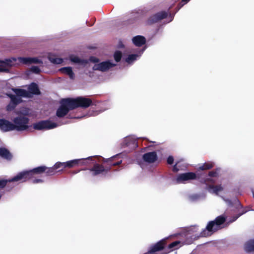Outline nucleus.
<instances>
[{
  "mask_svg": "<svg viewBox=\"0 0 254 254\" xmlns=\"http://www.w3.org/2000/svg\"><path fill=\"white\" fill-rule=\"evenodd\" d=\"M92 158L88 160V164H91L93 165L90 170L93 172V176H97L101 174H107L111 169L112 167L120 165L122 160H120L117 162H114L113 160L119 157L117 155L109 159H105L101 156H93Z\"/></svg>",
  "mask_w": 254,
  "mask_h": 254,
  "instance_id": "obj_1",
  "label": "nucleus"
},
{
  "mask_svg": "<svg viewBox=\"0 0 254 254\" xmlns=\"http://www.w3.org/2000/svg\"><path fill=\"white\" fill-rule=\"evenodd\" d=\"M197 179L202 184H207L209 182H212V180L205 176L202 177L201 175L199 174H196L193 172H187L179 174L176 178L177 183L178 184L184 183L185 182Z\"/></svg>",
  "mask_w": 254,
  "mask_h": 254,
  "instance_id": "obj_2",
  "label": "nucleus"
},
{
  "mask_svg": "<svg viewBox=\"0 0 254 254\" xmlns=\"http://www.w3.org/2000/svg\"><path fill=\"white\" fill-rule=\"evenodd\" d=\"M46 169L45 166H41L29 171H25L19 173L16 176L14 177L13 180L21 181L24 182L32 178L35 174L40 175L45 173Z\"/></svg>",
  "mask_w": 254,
  "mask_h": 254,
  "instance_id": "obj_3",
  "label": "nucleus"
},
{
  "mask_svg": "<svg viewBox=\"0 0 254 254\" xmlns=\"http://www.w3.org/2000/svg\"><path fill=\"white\" fill-rule=\"evenodd\" d=\"M225 221L226 218L224 216L220 215L217 217L214 220L208 223L206 228L201 232L200 236L206 237L210 236L209 232L217 231L218 226L223 224Z\"/></svg>",
  "mask_w": 254,
  "mask_h": 254,
  "instance_id": "obj_4",
  "label": "nucleus"
},
{
  "mask_svg": "<svg viewBox=\"0 0 254 254\" xmlns=\"http://www.w3.org/2000/svg\"><path fill=\"white\" fill-rule=\"evenodd\" d=\"M92 158V157H88L86 158L74 159L65 162H58L56 166H58V167H60L61 169L59 171H62L65 168H71L75 166L86 165L88 160Z\"/></svg>",
  "mask_w": 254,
  "mask_h": 254,
  "instance_id": "obj_5",
  "label": "nucleus"
},
{
  "mask_svg": "<svg viewBox=\"0 0 254 254\" xmlns=\"http://www.w3.org/2000/svg\"><path fill=\"white\" fill-rule=\"evenodd\" d=\"M69 100L73 110L79 107L86 109L93 105L91 99L82 96L76 98H69Z\"/></svg>",
  "mask_w": 254,
  "mask_h": 254,
  "instance_id": "obj_6",
  "label": "nucleus"
},
{
  "mask_svg": "<svg viewBox=\"0 0 254 254\" xmlns=\"http://www.w3.org/2000/svg\"><path fill=\"white\" fill-rule=\"evenodd\" d=\"M61 106L57 109L56 115L59 118H63L66 116L70 110H73L71 105L69 98L62 99Z\"/></svg>",
  "mask_w": 254,
  "mask_h": 254,
  "instance_id": "obj_7",
  "label": "nucleus"
},
{
  "mask_svg": "<svg viewBox=\"0 0 254 254\" xmlns=\"http://www.w3.org/2000/svg\"><path fill=\"white\" fill-rule=\"evenodd\" d=\"M14 130L17 131H23L27 129L29 126V119L24 116H20L13 119Z\"/></svg>",
  "mask_w": 254,
  "mask_h": 254,
  "instance_id": "obj_8",
  "label": "nucleus"
},
{
  "mask_svg": "<svg viewBox=\"0 0 254 254\" xmlns=\"http://www.w3.org/2000/svg\"><path fill=\"white\" fill-rule=\"evenodd\" d=\"M57 126L56 123H52L49 120L41 121L33 125V128L38 130L51 129L56 127Z\"/></svg>",
  "mask_w": 254,
  "mask_h": 254,
  "instance_id": "obj_9",
  "label": "nucleus"
},
{
  "mask_svg": "<svg viewBox=\"0 0 254 254\" xmlns=\"http://www.w3.org/2000/svg\"><path fill=\"white\" fill-rule=\"evenodd\" d=\"M170 8L171 7L169 8L168 11L170 10ZM169 13V11H161L158 12L150 16L146 21V24L147 25H150L157 23L158 21L166 18L167 17Z\"/></svg>",
  "mask_w": 254,
  "mask_h": 254,
  "instance_id": "obj_10",
  "label": "nucleus"
},
{
  "mask_svg": "<svg viewBox=\"0 0 254 254\" xmlns=\"http://www.w3.org/2000/svg\"><path fill=\"white\" fill-rule=\"evenodd\" d=\"M7 96L10 99L9 103L6 106V110L7 111H13L19 104L22 102V100L20 97H17L15 95L12 94H7Z\"/></svg>",
  "mask_w": 254,
  "mask_h": 254,
  "instance_id": "obj_11",
  "label": "nucleus"
},
{
  "mask_svg": "<svg viewBox=\"0 0 254 254\" xmlns=\"http://www.w3.org/2000/svg\"><path fill=\"white\" fill-rule=\"evenodd\" d=\"M115 65V64H112L109 61H105L98 64H95L93 67V69L105 72Z\"/></svg>",
  "mask_w": 254,
  "mask_h": 254,
  "instance_id": "obj_12",
  "label": "nucleus"
},
{
  "mask_svg": "<svg viewBox=\"0 0 254 254\" xmlns=\"http://www.w3.org/2000/svg\"><path fill=\"white\" fill-rule=\"evenodd\" d=\"M14 124L4 119H0V129L4 132L14 130Z\"/></svg>",
  "mask_w": 254,
  "mask_h": 254,
  "instance_id": "obj_13",
  "label": "nucleus"
},
{
  "mask_svg": "<svg viewBox=\"0 0 254 254\" xmlns=\"http://www.w3.org/2000/svg\"><path fill=\"white\" fill-rule=\"evenodd\" d=\"M166 240H162L152 246L150 250L144 254H155L154 253L164 249L166 245Z\"/></svg>",
  "mask_w": 254,
  "mask_h": 254,
  "instance_id": "obj_14",
  "label": "nucleus"
},
{
  "mask_svg": "<svg viewBox=\"0 0 254 254\" xmlns=\"http://www.w3.org/2000/svg\"><path fill=\"white\" fill-rule=\"evenodd\" d=\"M18 60L20 63L26 65L32 64H42V61L37 58L19 57Z\"/></svg>",
  "mask_w": 254,
  "mask_h": 254,
  "instance_id": "obj_15",
  "label": "nucleus"
},
{
  "mask_svg": "<svg viewBox=\"0 0 254 254\" xmlns=\"http://www.w3.org/2000/svg\"><path fill=\"white\" fill-rule=\"evenodd\" d=\"M158 158L157 153L155 151L147 152L142 156L143 160L149 163H153L157 161Z\"/></svg>",
  "mask_w": 254,
  "mask_h": 254,
  "instance_id": "obj_16",
  "label": "nucleus"
},
{
  "mask_svg": "<svg viewBox=\"0 0 254 254\" xmlns=\"http://www.w3.org/2000/svg\"><path fill=\"white\" fill-rule=\"evenodd\" d=\"M28 93H29L28 98H31L33 95H39L41 94L38 85L32 82L28 86Z\"/></svg>",
  "mask_w": 254,
  "mask_h": 254,
  "instance_id": "obj_17",
  "label": "nucleus"
},
{
  "mask_svg": "<svg viewBox=\"0 0 254 254\" xmlns=\"http://www.w3.org/2000/svg\"><path fill=\"white\" fill-rule=\"evenodd\" d=\"M58 162L56 163L54 166L52 167H47L46 166L45 173L47 176H52L60 171L59 170L61 169V168L56 166Z\"/></svg>",
  "mask_w": 254,
  "mask_h": 254,
  "instance_id": "obj_18",
  "label": "nucleus"
},
{
  "mask_svg": "<svg viewBox=\"0 0 254 254\" xmlns=\"http://www.w3.org/2000/svg\"><path fill=\"white\" fill-rule=\"evenodd\" d=\"M132 42L135 46L141 47L145 44L146 39L143 36L138 35L132 38Z\"/></svg>",
  "mask_w": 254,
  "mask_h": 254,
  "instance_id": "obj_19",
  "label": "nucleus"
},
{
  "mask_svg": "<svg viewBox=\"0 0 254 254\" xmlns=\"http://www.w3.org/2000/svg\"><path fill=\"white\" fill-rule=\"evenodd\" d=\"M11 90L15 93L16 96L17 97H27L28 98L29 93L28 91L23 89L13 88Z\"/></svg>",
  "mask_w": 254,
  "mask_h": 254,
  "instance_id": "obj_20",
  "label": "nucleus"
},
{
  "mask_svg": "<svg viewBox=\"0 0 254 254\" xmlns=\"http://www.w3.org/2000/svg\"><path fill=\"white\" fill-rule=\"evenodd\" d=\"M0 156L7 160H10L12 157L9 151L4 147H0Z\"/></svg>",
  "mask_w": 254,
  "mask_h": 254,
  "instance_id": "obj_21",
  "label": "nucleus"
},
{
  "mask_svg": "<svg viewBox=\"0 0 254 254\" xmlns=\"http://www.w3.org/2000/svg\"><path fill=\"white\" fill-rule=\"evenodd\" d=\"M244 249L246 252H254V239L247 241L244 245Z\"/></svg>",
  "mask_w": 254,
  "mask_h": 254,
  "instance_id": "obj_22",
  "label": "nucleus"
},
{
  "mask_svg": "<svg viewBox=\"0 0 254 254\" xmlns=\"http://www.w3.org/2000/svg\"><path fill=\"white\" fill-rule=\"evenodd\" d=\"M60 70L62 72L68 75L70 79H73L74 78L75 75L71 67L68 66L63 67L61 68Z\"/></svg>",
  "mask_w": 254,
  "mask_h": 254,
  "instance_id": "obj_23",
  "label": "nucleus"
},
{
  "mask_svg": "<svg viewBox=\"0 0 254 254\" xmlns=\"http://www.w3.org/2000/svg\"><path fill=\"white\" fill-rule=\"evenodd\" d=\"M214 166V163L212 162H207L200 165L198 167V171L207 170L212 169Z\"/></svg>",
  "mask_w": 254,
  "mask_h": 254,
  "instance_id": "obj_24",
  "label": "nucleus"
},
{
  "mask_svg": "<svg viewBox=\"0 0 254 254\" xmlns=\"http://www.w3.org/2000/svg\"><path fill=\"white\" fill-rule=\"evenodd\" d=\"M208 189L212 190L213 192L216 194H218L219 191L223 190V187L220 185L216 186L210 185L208 186Z\"/></svg>",
  "mask_w": 254,
  "mask_h": 254,
  "instance_id": "obj_25",
  "label": "nucleus"
},
{
  "mask_svg": "<svg viewBox=\"0 0 254 254\" xmlns=\"http://www.w3.org/2000/svg\"><path fill=\"white\" fill-rule=\"evenodd\" d=\"M48 59L51 63L55 64H60L63 62L62 59L56 58L53 55H49L48 56Z\"/></svg>",
  "mask_w": 254,
  "mask_h": 254,
  "instance_id": "obj_26",
  "label": "nucleus"
},
{
  "mask_svg": "<svg viewBox=\"0 0 254 254\" xmlns=\"http://www.w3.org/2000/svg\"><path fill=\"white\" fill-rule=\"evenodd\" d=\"M13 179H14V177L12 178L11 179L0 180V189L4 188L5 187H6L8 185V183H10L11 182L18 181L13 180Z\"/></svg>",
  "mask_w": 254,
  "mask_h": 254,
  "instance_id": "obj_27",
  "label": "nucleus"
},
{
  "mask_svg": "<svg viewBox=\"0 0 254 254\" xmlns=\"http://www.w3.org/2000/svg\"><path fill=\"white\" fill-rule=\"evenodd\" d=\"M179 244V241H175L169 244V245L167 247L168 250L167 253H169L170 252L172 251L173 250V249L176 246H177Z\"/></svg>",
  "mask_w": 254,
  "mask_h": 254,
  "instance_id": "obj_28",
  "label": "nucleus"
},
{
  "mask_svg": "<svg viewBox=\"0 0 254 254\" xmlns=\"http://www.w3.org/2000/svg\"><path fill=\"white\" fill-rule=\"evenodd\" d=\"M220 170V168H216L214 169L211 171H209L208 175L210 177H217L218 176Z\"/></svg>",
  "mask_w": 254,
  "mask_h": 254,
  "instance_id": "obj_29",
  "label": "nucleus"
},
{
  "mask_svg": "<svg viewBox=\"0 0 254 254\" xmlns=\"http://www.w3.org/2000/svg\"><path fill=\"white\" fill-rule=\"evenodd\" d=\"M122 57V53L121 51H117L115 52L114 54V58L116 62H119L121 60Z\"/></svg>",
  "mask_w": 254,
  "mask_h": 254,
  "instance_id": "obj_30",
  "label": "nucleus"
},
{
  "mask_svg": "<svg viewBox=\"0 0 254 254\" xmlns=\"http://www.w3.org/2000/svg\"><path fill=\"white\" fill-rule=\"evenodd\" d=\"M16 60L15 58H12V59H5L3 61L4 64L7 67L11 66L13 65V62H16Z\"/></svg>",
  "mask_w": 254,
  "mask_h": 254,
  "instance_id": "obj_31",
  "label": "nucleus"
},
{
  "mask_svg": "<svg viewBox=\"0 0 254 254\" xmlns=\"http://www.w3.org/2000/svg\"><path fill=\"white\" fill-rule=\"evenodd\" d=\"M0 71L8 72L9 69L4 63L3 61H0Z\"/></svg>",
  "mask_w": 254,
  "mask_h": 254,
  "instance_id": "obj_32",
  "label": "nucleus"
},
{
  "mask_svg": "<svg viewBox=\"0 0 254 254\" xmlns=\"http://www.w3.org/2000/svg\"><path fill=\"white\" fill-rule=\"evenodd\" d=\"M30 71L35 74H39L41 72L40 68L37 66H32L30 68Z\"/></svg>",
  "mask_w": 254,
  "mask_h": 254,
  "instance_id": "obj_33",
  "label": "nucleus"
},
{
  "mask_svg": "<svg viewBox=\"0 0 254 254\" xmlns=\"http://www.w3.org/2000/svg\"><path fill=\"white\" fill-rule=\"evenodd\" d=\"M137 55L135 54L129 55L128 57L126 59V61L129 63L136 59Z\"/></svg>",
  "mask_w": 254,
  "mask_h": 254,
  "instance_id": "obj_34",
  "label": "nucleus"
},
{
  "mask_svg": "<svg viewBox=\"0 0 254 254\" xmlns=\"http://www.w3.org/2000/svg\"><path fill=\"white\" fill-rule=\"evenodd\" d=\"M70 60L71 62H72L74 63L79 64V63H82V60L80 59H79L78 57H76V56L71 57Z\"/></svg>",
  "mask_w": 254,
  "mask_h": 254,
  "instance_id": "obj_35",
  "label": "nucleus"
},
{
  "mask_svg": "<svg viewBox=\"0 0 254 254\" xmlns=\"http://www.w3.org/2000/svg\"><path fill=\"white\" fill-rule=\"evenodd\" d=\"M184 2H182V1L181 0L180 2H179L177 6L175 8V13L178 12L184 5H185Z\"/></svg>",
  "mask_w": 254,
  "mask_h": 254,
  "instance_id": "obj_36",
  "label": "nucleus"
},
{
  "mask_svg": "<svg viewBox=\"0 0 254 254\" xmlns=\"http://www.w3.org/2000/svg\"><path fill=\"white\" fill-rule=\"evenodd\" d=\"M248 211V210H246L245 209H243L242 212L239 213L238 214H237L236 216H234V220L233 221H235L237 220L240 216L242 215L245 214Z\"/></svg>",
  "mask_w": 254,
  "mask_h": 254,
  "instance_id": "obj_37",
  "label": "nucleus"
},
{
  "mask_svg": "<svg viewBox=\"0 0 254 254\" xmlns=\"http://www.w3.org/2000/svg\"><path fill=\"white\" fill-rule=\"evenodd\" d=\"M89 60L91 62H92V63H98L99 62V59L95 57H93V56H91L89 58Z\"/></svg>",
  "mask_w": 254,
  "mask_h": 254,
  "instance_id": "obj_38",
  "label": "nucleus"
},
{
  "mask_svg": "<svg viewBox=\"0 0 254 254\" xmlns=\"http://www.w3.org/2000/svg\"><path fill=\"white\" fill-rule=\"evenodd\" d=\"M167 163L169 165L173 164L174 162V158L172 156H169L167 160Z\"/></svg>",
  "mask_w": 254,
  "mask_h": 254,
  "instance_id": "obj_39",
  "label": "nucleus"
},
{
  "mask_svg": "<svg viewBox=\"0 0 254 254\" xmlns=\"http://www.w3.org/2000/svg\"><path fill=\"white\" fill-rule=\"evenodd\" d=\"M43 180L42 179H34V180H32L33 184H37V183H43Z\"/></svg>",
  "mask_w": 254,
  "mask_h": 254,
  "instance_id": "obj_40",
  "label": "nucleus"
},
{
  "mask_svg": "<svg viewBox=\"0 0 254 254\" xmlns=\"http://www.w3.org/2000/svg\"><path fill=\"white\" fill-rule=\"evenodd\" d=\"M172 170L174 172H177L179 170L177 167V163H176V164L173 166Z\"/></svg>",
  "mask_w": 254,
  "mask_h": 254,
  "instance_id": "obj_41",
  "label": "nucleus"
},
{
  "mask_svg": "<svg viewBox=\"0 0 254 254\" xmlns=\"http://www.w3.org/2000/svg\"><path fill=\"white\" fill-rule=\"evenodd\" d=\"M176 13L175 12L174 13H169V16L171 18V20L170 21H172L173 20V19L174 18V15Z\"/></svg>",
  "mask_w": 254,
  "mask_h": 254,
  "instance_id": "obj_42",
  "label": "nucleus"
},
{
  "mask_svg": "<svg viewBox=\"0 0 254 254\" xmlns=\"http://www.w3.org/2000/svg\"><path fill=\"white\" fill-rule=\"evenodd\" d=\"M182 2H184L185 4L188 3L190 0H181Z\"/></svg>",
  "mask_w": 254,
  "mask_h": 254,
  "instance_id": "obj_43",
  "label": "nucleus"
},
{
  "mask_svg": "<svg viewBox=\"0 0 254 254\" xmlns=\"http://www.w3.org/2000/svg\"><path fill=\"white\" fill-rule=\"evenodd\" d=\"M79 172V170H78V171H73V174H75L77 173H78V172Z\"/></svg>",
  "mask_w": 254,
  "mask_h": 254,
  "instance_id": "obj_44",
  "label": "nucleus"
},
{
  "mask_svg": "<svg viewBox=\"0 0 254 254\" xmlns=\"http://www.w3.org/2000/svg\"><path fill=\"white\" fill-rule=\"evenodd\" d=\"M133 143L134 144V145H135V146H136V143H135V141H133Z\"/></svg>",
  "mask_w": 254,
  "mask_h": 254,
  "instance_id": "obj_45",
  "label": "nucleus"
}]
</instances>
